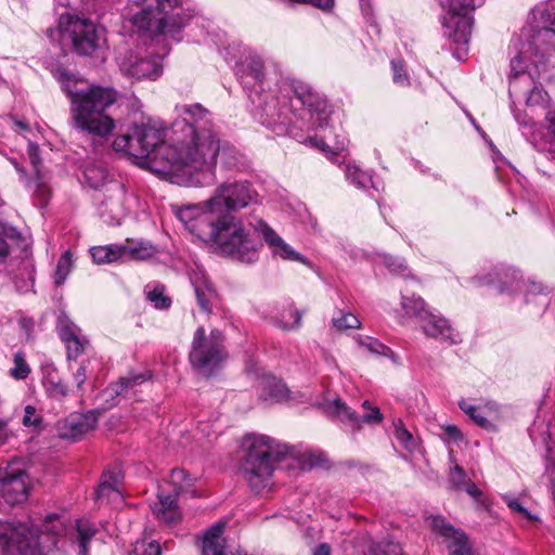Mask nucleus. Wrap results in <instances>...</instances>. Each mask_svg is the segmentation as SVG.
<instances>
[{
    "mask_svg": "<svg viewBox=\"0 0 555 555\" xmlns=\"http://www.w3.org/2000/svg\"><path fill=\"white\" fill-rule=\"evenodd\" d=\"M178 118L169 129L172 146H164L169 157L167 166L158 168L160 175L185 186H207L216 181L220 139L214 130L210 112L201 104L177 107Z\"/></svg>",
    "mask_w": 555,
    "mask_h": 555,
    "instance_id": "1",
    "label": "nucleus"
},
{
    "mask_svg": "<svg viewBox=\"0 0 555 555\" xmlns=\"http://www.w3.org/2000/svg\"><path fill=\"white\" fill-rule=\"evenodd\" d=\"M64 90L70 100L72 127L88 134L94 144L107 140L115 122L106 109L116 102L117 92L100 86L72 88L69 82L64 86Z\"/></svg>",
    "mask_w": 555,
    "mask_h": 555,
    "instance_id": "2",
    "label": "nucleus"
},
{
    "mask_svg": "<svg viewBox=\"0 0 555 555\" xmlns=\"http://www.w3.org/2000/svg\"><path fill=\"white\" fill-rule=\"evenodd\" d=\"M198 231L202 241L212 244L216 249L242 262H254L258 258L256 243L244 221L233 214L216 212L210 223L202 222Z\"/></svg>",
    "mask_w": 555,
    "mask_h": 555,
    "instance_id": "3",
    "label": "nucleus"
},
{
    "mask_svg": "<svg viewBox=\"0 0 555 555\" xmlns=\"http://www.w3.org/2000/svg\"><path fill=\"white\" fill-rule=\"evenodd\" d=\"M167 130L158 120L142 117L140 121H133L127 133L119 134L113 142L115 151L125 152L133 157L143 158L152 170L160 173L157 168L167 166L169 157H165L160 151L164 146H172L173 142H167Z\"/></svg>",
    "mask_w": 555,
    "mask_h": 555,
    "instance_id": "4",
    "label": "nucleus"
},
{
    "mask_svg": "<svg viewBox=\"0 0 555 555\" xmlns=\"http://www.w3.org/2000/svg\"><path fill=\"white\" fill-rule=\"evenodd\" d=\"M550 11L555 12V10H551L550 0H547V8L541 12V18L543 20L544 25L530 35L522 33V36H526V41L521 43V48L517 55L511 61L509 93L522 92L527 105H538L544 100L542 89L537 86L532 87L531 76L527 73V63L529 62L538 66L542 63L544 55L551 48L555 50V44L548 41L533 42L534 36L539 30H542L545 27H551L547 18V12Z\"/></svg>",
    "mask_w": 555,
    "mask_h": 555,
    "instance_id": "5",
    "label": "nucleus"
},
{
    "mask_svg": "<svg viewBox=\"0 0 555 555\" xmlns=\"http://www.w3.org/2000/svg\"><path fill=\"white\" fill-rule=\"evenodd\" d=\"M244 456L241 473L254 489L262 487L271 477L275 464L291 454L287 444L260 434H247L242 439Z\"/></svg>",
    "mask_w": 555,
    "mask_h": 555,
    "instance_id": "6",
    "label": "nucleus"
},
{
    "mask_svg": "<svg viewBox=\"0 0 555 555\" xmlns=\"http://www.w3.org/2000/svg\"><path fill=\"white\" fill-rule=\"evenodd\" d=\"M130 1L139 9L130 16V22L138 31H150L153 35H168L175 38L193 16L179 0Z\"/></svg>",
    "mask_w": 555,
    "mask_h": 555,
    "instance_id": "7",
    "label": "nucleus"
},
{
    "mask_svg": "<svg viewBox=\"0 0 555 555\" xmlns=\"http://www.w3.org/2000/svg\"><path fill=\"white\" fill-rule=\"evenodd\" d=\"M47 35L53 41H69L73 50L80 55L92 54L102 39V34L93 22L69 13L61 14L57 28H48Z\"/></svg>",
    "mask_w": 555,
    "mask_h": 555,
    "instance_id": "8",
    "label": "nucleus"
},
{
    "mask_svg": "<svg viewBox=\"0 0 555 555\" xmlns=\"http://www.w3.org/2000/svg\"><path fill=\"white\" fill-rule=\"evenodd\" d=\"M189 359L191 365L201 374L211 375L225 359L222 333L212 330L206 335L204 327H198L193 336Z\"/></svg>",
    "mask_w": 555,
    "mask_h": 555,
    "instance_id": "9",
    "label": "nucleus"
},
{
    "mask_svg": "<svg viewBox=\"0 0 555 555\" xmlns=\"http://www.w3.org/2000/svg\"><path fill=\"white\" fill-rule=\"evenodd\" d=\"M259 202L258 191L248 180H234L220 183L207 199L212 212L232 214Z\"/></svg>",
    "mask_w": 555,
    "mask_h": 555,
    "instance_id": "10",
    "label": "nucleus"
},
{
    "mask_svg": "<svg viewBox=\"0 0 555 555\" xmlns=\"http://www.w3.org/2000/svg\"><path fill=\"white\" fill-rule=\"evenodd\" d=\"M195 478L182 468H173L170 473L166 489L159 488L158 501L154 504L153 512L156 517L166 522H175L179 519L180 513L177 507V498L181 493L192 491Z\"/></svg>",
    "mask_w": 555,
    "mask_h": 555,
    "instance_id": "11",
    "label": "nucleus"
},
{
    "mask_svg": "<svg viewBox=\"0 0 555 555\" xmlns=\"http://www.w3.org/2000/svg\"><path fill=\"white\" fill-rule=\"evenodd\" d=\"M440 3L451 13L443 18L444 36L456 44H467L472 35L473 20L466 13L480 7L483 0H440Z\"/></svg>",
    "mask_w": 555,
    "mask_h": 555,
    "instance_id": "12",
    "label": "nucleus"
},
{
    "mask_svg": "<svg viewBox=\"0 0 555 555\" xmlns=\"http://www.w3.org/2000/svg\"><path fill=\"white\" fill-rule=\"evenodd\" d=\"M37 530L25 524L0 526V555H39Z\"/></svg>",
    "mask_w": 555,
    "mask_h": 555,
    "instance_id": "13",
    "label": "nucleus"
},
{
    "mask_svg": "<svg viewBox=\"0 0 555 555\" xmlns=\"http://www.w3.org/2000/svg\"><path fill=\"white\" fill-rule=\"evenodd\" d=\"M29 490V476L20 461L10 462L5 467L0 468V492L8 504L25 502Z\"/></svg>",
    "mask_w": 555,
    "mask_h": 555,
    "instance_id": "14",
    "label": "nucleus"
},
{
    "mask_svg": "<svg viewBox=\"0 0 555 555\" xmlns=\"http://www.w3.org/2000/svg\"><path fill=\"white\" fill-rule=\"evenodd\" d=\"M431 531L441 539L449 555H473V544L461 528L454 527L441 515H429L426 517Z\"/></svg>",
    "mask_w": 555,
    "mask_h": 555,
    "instance_id": "15",
    "label": "nucleus"
},
{
    "mask_svg": "<svg viewBox=\"0 0 555 555\" xmlns=\"http://www.w3.org/2000/svg\"><path fill=\"white\" fill-rule=\"evenodd\" d=\"M122 75L131 79H157L163 73L162 60L156 55H139L127 51L118 62Z\"/></svg>",
    "mask_w": 555,
    "mask_h": 555,
    "instance_id": "16",
    "label": "nucleus"
},
{
    "mask_svg": "<svg viewBox=\"0 0 555 555\" xmlns=\"http://www.w3.org/2000/svg\"><path fill=\"white\" fill-rule=\"evenodd\" d=\"M126 188L119 181L108 183L99 202V214L104 222L108 224H119L126 215Z\"/></svg>",
    "mask_w": 555,
    "mask_h": 555,
    "instance_id": "17",
    "label": "nucleus"
},
{
    "mask_svg": "<svg viewBox=\"0 0 555 555\" xmlns=\"http://www.w3.org/2000/svg\"><path fill=\"white\" fill-rule=\"evenodd\" d=\"M257 232L261 233L264 242L269 245L274 256L284 260L307 263V258L300 253L292 248L273 229H271L263 220L259 219L254 224L248 222Z\"/></svg>",
    "mask_w": 555,
    "mask_h": 555,
    "instance_id": "18",
    "label": "nucleus"
},
{
    "mask_svg": "<svg viewBox=\"0 0 555 555\" xmlns=\"http://www.w3.org/2000/svg\"><path fill=\"white\" fill-rule=\"evenodd\" d=\"M56 328L66 346L67 359L76 360L85 352L89 340L80 336V328L64 313L57 318Z\"/></svg>",
    "mask_w": 555,
    "mask_h": 555,
    "instance_id": "19",
    "label": "nucleus"
},
{
    "mask_svg": "<svg viewBox=\"0 0 555 555\" xmlns=\"http://www.w3.org/2000/svg\"><path fill=\"white\" fill-rule=\"evenodd\" d=\"M177 218L184 224L193 235L202 240V234L198 231L202 222L210 223L212 216L216 212L207 206V201L199 204H191L184 207H178L175 209Z\"/></svg>",
    "mask_w": 555,
    "mask_h": 555,
    "instance_id": "20",
    "label": "nucleus"
},
{
    "mask_svg": "<svg viewBox=\"0 0 555 555\" xmlns=\"http://www.w3.org/2000/svg\"><path fill=\"white\" fill-rule=\"evenodd\" d=\"M420 323L424 334L428 337L442 343H449L450 345L459 344L462 340L460 334L453 330L447 319L430 311Z\"/></svg>",
    "mask_w": 555,
    "mask_h": 555,
    "instance_id": "21",
    "label": "nucleus"
},
{
    "mask_svg": "<svg viewBox=\"0 0 555 555\" xmlns=\"http://www.w3.org/2000/svg\"><path fill=\"white\" fill-rule=\"evenodd\" d=\"M98 418L93 412L75 414L67 417L59 428V435L63 439L78 440L90 430L94 429Z\"/></svg>",
    "mask_w": 555,
    "mask_h": 555,
    "instance_id": "22",
    "label": "nucleus"
},
{
    "mask_svg": "<svg viewBox=\"0 0 555 555\" xmlns=\"http://www.w3.org/2000/svg\"><path fill=\"white\" fill-rule=\"evenodd\" d=\"M190 279L201 310L205 313H211L212 306L217 300V293L207 274L197 268L192 272Z\"/></svg>",
    "mask_w": 555,
    "mask_h": 555,
    "instance_id": "23",
    "label": "nucleus"
},
{
    "mask_svg": "<svg viewBox=\"0 0 555 555\" xmlns=\"http://www.w3.org/2000/svg\"><path fill=\"white\" fill-rule=\"evenodd\" d=\"M236 75L244 88H256L263 79V63L261 59L249 54L236 65Z\"/></svg>",
    "mask_w": 555,
    "mask_h": 555,
    "instance_id": "24",
    "label": "nucleus"
},
{
    "mask_svg": "<svg viewBox=\"0 0 555 555\" xmlns=\"http://www.w3.org/2000/svg\"><path fill=\"white\" fill-rule=\"evenodd\" d=\"M293 92L297 100L310 112L323 115L326 113V100L308 83L297 81L292 86Z\"/></svg>",
    "mask_w": 555,
    "mask_h": 555,
    "instance_id": "25",
    "label": "nucleus"
},
{
    "mask_svg": "<svg viewBox=\"0 0 555 555\" xmlns=\"http://www.w3.org/2000/svg\"><path fill=\"white\" fill-rule=\"evenodd\" d=\"M23 237L13 227L0 222V273L8 269V259L14 248H20Z\"/></svg>",
    "mask_w": 555,
    "mask_h": 555,
    "instance_id": "26",
    "label": "nucleus"
},
{
    "mask_svg": "<svg viewBox=\"0 0 555 555\" xmlns=\"http://www.w3.org/2000/svg\"><path fill=\"white\" fill-rule=\"evenodd\" d=\"M111 175L101 162H89L83 165L82 168V182L91 189L107 188L108 183L114 180H109Z\"/></svg>",
    "mask_w": 555,
    "mask_h": 555,
    "instance_id": "27",
    "label": "nucleus"
},
{
    "mask_svg": "<svg viewBox=\"0 0 555 555\" xmlns=\"http://www.w3.org/2000/svg\"><path fill=\"white\" fill-rule=\"evenodd\" d=\"M223 529L224 522L218 521L206 530L203 538V555H225Z\"/></svg>",
    "mask_w": 555,
    "mask_h": 555,
    "instance_id": "28",
    "label": "nucleus"
},
{
    "mask_svg": "<svg viewBox=\"0 0 555 555\" xmlns=\"http://www.w3.org/2000/svg\"><path fill=\"white\" fill-rule=\"evenodd\" d=\"M261 386L262 391L260 397L263 400L281 402L288 397V390L285 384L273 376L264 377L261 382Z\"/></svg>",
    "mask_w": 555,
    "mask_h": 555,
    "instance_id": "29",
    "label": "nucleus"
},
{
    "mask_svg": "<svg viewBox=\"0 0 555 555\" xmlns=\"http://www.w3.org/2000/svg\"><path fill=\"white\" fill-rule=\"evenodd\" d=\"M151 378L149 373H130L125 377H120L119 382L111 385L109 389L117 396H127L130 390L143 384Z\"/></svg>",
    "mask_w": 555,
    "mask_h": 555,
    "instance_id": "30",
    "label": "nucleus"
},
{
    "mask_svg": "<svg viewBox=\"0 0 555 555\" xmlns=\"http://www.w3.org/2000/svg\"><path fill=\"white\" fill-rule=\"evenodd\" d=\"M77 528V543H78V553L79 555H88L89 552V543L93 539L96 533V529L94 526L86 520L78 519L76 522Z\"/></svg>",
    "mask_w": 555,
    "mask_h": 555,
    "instance_id": "31",
    "label": "nucleus"
},
{
    "mask_svg": "<svg viewBox=\"0 0 555 555\" xmlns=\"http://www.w3.org/2000/svg\"><path fill=\"white\" fill-rule=\"evenodd\" d=\"M330 408L343 423L350 425L353 430H360V416L341 399H335Z\"/></svg>",
    "mask_w": 555,
    "mask_h": 555,
    "instance_id": "32",
    "label": "nucleus"
},
{
    "mask_svg": "<svg viewBox=\"0 0 555 555\" xmlns=\"http://www.w3.org/2000/svg\"><path fill=\"white\" fill-rule=\"evenodd\" d=\"M357 343L360 347L365 348L373 354L384 356L390 358L393 362L398 363V356L395 352L380 343L378 339L371 336L358 335Z\"/></svg>",
    "mask_w": 555,
    "mask_h": 555,
    "instance_id": "33",
    "label": "nucleus"
},
{
    "mask_svg": "<svg viewBox=\"0 0 555 555\" xmlns=\"http://www.w3.org/2000/svg\"><path fill=\"white\" fill-rule=\"evenodd\" d=\"M122 248L118 245L95 246L90 249L93 261L98 264L111 263L122 256Z\"/></svg>",
    "mask_w": 555,
    "mask_h": 555,
    "instance_id": "34",
    "label": "nucleus"
},
{
    "mask_svg": "<svg viewBox=\"0 0 555 555\" xmlns=\"http://www.w3.org/2000/svg\"><path fill=\"white\" fill-rule=\"evenodd\" d=\"M122 250V256L128 254L133 259H147L154 256L156 253V248L147 243V242H127L126 245L120 246Z\"/></svg>",
    "mask_w": 555,
    "mask_h": 555,
    "instance_id": "35",
    "label": "nucleus"
},
{
    "mask_svg": "<svg viewBox=\"0 0 555 555\" xmlns=\"http://www.w3.org/2000/svg\"><path fill=\"white\" fill-rule=\"evenodd\" d=\"M401 306L402 309L405 311L406 315H409L410 318L417 319L418 322L422 321L429 312L426 309V304L424 299L416 296H402Z\"/></svg>",
    "mask_w": 555,
    "mask_h": 555,
    "instance_id": "36",
    "label": "nucleus"
},
{
    "mask_svg": "<svg viewBox=\"0 0 555 555\" xmlns=\"http://www.w3.org/2000/svg\"><path fill=\"white\" fill-rule=\"evenodd\" d=\"M120 472L117 469L103 473L101 482L95 491L96 499L108 494L109 491H118Z\"/></svg>",
    "mask_w": 555,
    "mask_h": 555,
    "instance_id": "37",
    "label": "nucleus"
},
{
    "mask_svg": "<svg viewBox=\"0 0 555 555\" xmlns=\"http://www.w3.org/2000/svg\"><path fill=\"white\" fill-rule=\"evenodd\" d=\"M345 176L347 181H349L358 189L365 190L369 188V185L374 186L372 177L367 172L362 171L357 166L347 165L345 169Z\"/></svg>",
    "mask_w": 555,
    "mask_h": 555,
    "instance_id": "38",
    "label": "nucleus"
},
{
    "mask_svg": "<svg viewBox=\"0 0 555 555\" xmlns=\"http://www.w3.org/2000/svg\"><path fill=\"white\" fill-rule=\"evenodd\" d=\"M395 437L409 452H413L417 449V439L408 430L401 420L395 422Z\"/></svg>",
    "mask_w": 555,
    "mask_h": 555,
    "instance_id": "39",
    "label": "nucleus"
},
{
    "mask_svg": "<svg viewBox=\"0 0 555 555\" xmlns=\"http://www.w3.org/2000/svg\"><path fill=\"white\" fill-rule=\"evenodd\" d=\"M459 406L478 426L485 429H490L493 427L492 423L483 415L482 411L478 406H475L465 400L460 401Z\"/></svg>",
    "mask_w": 555,
    "mask_h": 555,
    "instance_id": "40",
    "label": "nucleus"
},
{
    "mask_svg": "<svg viewBox=\"0 0 555 555\" xmlns=\"http://www.w3.org/2000/svg\"><path fill=\"white\" fill-rule=\"evenodd\" d=\"M43 385L49 396L53 398H64L67 396V386L56 374L49 373L44 378Z\"/></svg>",
    "mask_w": 555,
    "mask_h": 555,
    "instance_id": "41",
    "label": "nucleus"
},
{
    "mask_svg": "<svg viewBox=\"0 0 555 555\" xmlns=\"http://www.w3.org/2000/svg\"><path fill=\"white\" fill-rule=\"evenodd\" d=\"M219 154L221 156V164L227 169H233L240 166L242 155L234 146L227 143L220 144Z\"/></svg>",
    "mask_w": 555,
    "mask_h": 555,
    "instance_id": "42",
    "label": "nucleus"
},
{
    "mask_svg": "<svg viewBox=\"0 0 555 555\" xmlns=\"http://www.w3.org/2000/svg\"><path fill=\"white\" fill-rule=\"evenodd\" d=\"M73 267V255L69 250L65 251L59 259L55 273L54 282L56 285H61L65 282Z\"/></svg>",
    "mask_w": 555,
    "mask_h": 555,
    "instance_id": "43",
    "label": "nucleus"
},
{
    "mask_svg": "<svg viewBox=\"0 0 555 555\" xmlns=\"http://www.w3.org/2000/svg\"><path fill=\"white\" fill-rule=\"evenodd\" d=\"M551 10H555V0H550ZM547 18L550 21L551 27H545L534 36V41L545 42L548 41L555 44V12H547Z\"/></svg>",
    "mask_w": 555,
    "mask_h": 555,
    "instance_id": "44",
    "label": "nucleus"
},
{
    "mask_svg": "<svg viewBox=\"0 0 555 555\" xmlns=\"http://www.w3.org/2000/svg\"><path fill=\"white\" fill-rule=\"evenodd\" d=\"M470 479L462 466L455 464L449 473V483L454 490H462Z\"/></svg>",
    "mask_w": 555,
    "mask_h": 555,
    "instance_id": "45",
    "label": "nucleus"
},
{
    "mask_svg": "<svg viewBox=\"0 0 555 555\" xmlns=\"http://www.w3.org/2000/svg\"><path fill=\"white\" fill-rule=\"evenodd\" d=\"M13 361L14 366L10 370L11 376L14 377L15 379H25L29 375L30 369L24 358V354L21 352H16L14 354Z\"/></svg>",
    "mask_w": 555,
    "mask_h": 555,
    "instance_id": "46",
    "label": "nucleus"
},
{
    "mask_svg": "<svg viewBox=\"0 0 555 555\" xmlns=\"http://www.w3.org/2000/svg\"><path fill=\"white\" fill-rule=\"evenodd\" d=\"M333 326L339 331L348 328H359L361 323L359 319L352 313H341L339 317H334L332 320Z\"/></svg>",
    "mask_w": 555,
    "mask_h": 555,
    "instance_id": "47",
    "label": "nucleus"
},
{
    "mask_svg": "<svg viewBox=\"0 0 555 555\" xmlns=\"http://www.w3.org/2000/svg\"><path fill=\"white\" fill-rule=\"evenodd\" d=\"M362 406L367 410L362 416H360V429L362 428V424H379L384 416L380 410L377 406H371L370 402L365 400L362 403Z\"/></svg>",
    "mask_w": 555,
    "mask_h": 555,
    "instance_id": "48",
    "label": "nucleus"
},
{
    "mask_svg": "<svg viewBox=\"0 0 555 555\" xmlns=\"http://www.w3.org/2000/svg\"><path fill=\"white\" fill-rule=\"evenodd\" d=\"M369 555H402V552L400 546L393 542H382L371 545Z\"/></svg>",
    "mask_w": 555,
    "mask_h": 555,
    "instance_id": "49",
    "label": "nucleus"
},
{
    "mask_svg": "<svg viewBox=\"0 0 555 555\" xmlns=\"http://www.w3.org/2000/svg\"><path fill=\"white\" fill-rule=\"evenodd\" d=\"M146 297L157 309H166L171 304L170 298L164 295L163 286L155 287L154 289L146 292Z\"/></svg>",
    "mask_w": 555,
    "mask_h": 555,
    "instance_id": "50",
    "label": "nucleus"
},
{
    "mask_svg": "<svg viewBox=\"0 0 555 555\" xmlns=\"http://www.w3.org/2000/svg\"><path fill=\"white\" fill-rule=\"evenodd\" d=\"M134 553L137 555H162V548L156 541L142 540L137 542Z\"/></svg>",
    "mask_w": 555,
    "mask_h": 555,
    "instance_id": "51",
    "label": "nucleus"
},
{
    "mask_svg": "<svg viewBox=\"0 0 555 555\" xmlns=\"http://www.w3.org/2000/svg\"><path fill=\"white\" fill-rule=\"evenodd\" d=\"M28 158L33 166L34 172L36 175L37 180L43 179V175L41 172V160L39 157V147L37 144L29 142L27 149Z\"/></svg>",
    "mask_w": 555,
    "mask_h": 555,
    "instance_id": "52",
    "label": "nucleus"
},
{
    "mask_svg": "<svg viewBox=\"0 0 555 555\" xmlns=\"http://www.w3.org/2000/svg\"><path fill=\"white\" fill-rule=\"evenodd\" d=\"M391 67L393 70V81L398 85H406L408 83V75L403 68V64L400 60H392Z\"/></svg>",
    "mask_w": 555,
    "mask_h": 555,
    "instance_id": "53",
    "label": "nucleus"
},
{
    "mask_svg": "<svg viewBox=\"0 0 555 555\" xmlns=\"http://www.w3.org/2000/svg\"><path fill=\"white\" fill-rule=\"evenodd\" d=\"M35 197L39 201V205L41 207L48 204L50 198V190L41 180H37L36 189H35Z\"/></svg>",
    "mask_w": 555,
    "mask_h": 555,
    "instance_id": "54",
    "label": "nucleus"
},
{
    "mask_svg": "<svg viewBox=\"0 0 555 555\" xmlns=\"http://www.w3.org/2000/svg\"><path fill=\"white\" fill-rule=\"evenodd\" d=\"M504 501L512 511L522 514L528 519L532 518L531 514L521 505L518 499L505 495Z\"/></svg>",
    "mask_w": 555,
    "mask_h": 555,
    "instance_id": "55",
    "label": "nucleus"
},
{
    "mask_svg": "<svg viewBox=\"0 0 555 555\" xmlns=\"http://www.w3.org/2000/svg\"><path fill=\"white\" fill-rule=\"evenodd\" d=\"M384 263L391 272H402L405 269L404 261L392 256H385Z\"/></svg>",
    "mask_w": 555,
    "mask_h": 555,
    "instance_id": "56",
    "label": "nucleus"
},
{
    "mask_svg": "<svg viewBox=\"0 0 555 555\" xmlns=\"http://www.w3.org/2000/svg\"><path fill=\"white\" fill-rule=\"evenodd\" d=\"M36 409L31 405H27L25 408V414L23 416L22 423L24 426H37L41 420L39 417H35Z\"/></svg>",
    "mask_w": 555,
    "mask_h": 555,
    "instance_id": "57",
    "label": "nucleus"
},
{
    "mask_svg": "<svg viewBox=\"0 0 555 555\" xmlns=\"http://www.w3.org/2000/svg\"><path fill=\"white\" fill-rule=\"evenodd\" d=\"M545 475L548 478L552 491L555 493V461L548 455L545 457Z\"/></svg>",
    "mask_w": 555,
    "mask_h": 555,
    "instance_id": "58",
    "label": "nucleus"
},
{
    "mask_svg": "<svg viewBox=\"0 0 555 555\" xmlns=\"http://www.w3.org/2000/svg\"><path fill=\"white\" fill-rule=\"evenodd\" d=\"M448 441L457 442L463 439L461 430L455 425H447L443 427Z\"/></svg>",
    "mask_w": 555,
    "mask_h": 555,
    "instance_id": "59",
    "label": "nucleus"
},
{
    "mask_svg": "<svg viewBox=\"0 0 555 555\" xmlns=\"http://www.w3.org/2000/svg\"><path fill=\"white\" fill-rule=\"evenodd\" d=\"M87 367L86 362H82L76 373L74 374V379L78 388H81L87 379Z\"/></svg>",
    "mask_w": 555,
    "mask_h": 555,
    "instance_id": "60",
    "label": "nucleus"
},
{
    "mask_svg": "<svg viewBox=\"0 0 555 555\" xmlns=\"http://www.w3.org/2000/svg\"><path fill=\"white\" fill-rule=\"evenodd\" d=\"M462 490H464L468 495H470L472 498H474L475 500H479L482 495V492L477 488V486L472 481L469 480L465 486L464 488H462Z\"/></svg>",
    "mask_w": 555,
    "mask_h": 555,
    "instance_id": "61",
    "label": "nucleus"
},
{
    "mask_svg": "<svg viewBox=\"0 0 555 555\" xmlns=\"http://www.w3.org/2000/svg\"><path fill=\"white\" fill-rule=\"evenodd\" d=\"M292 314H293V318H294V323L293 324H288L286 322H281V327L282 328H284V330H292V328L298 327L300 325L301 313L298 310H294L292 312Z\"/></svg>",
    "mask_w": 555,
    "mask_h": 555,
    "instance_id": "62",
    "label": "nucleus"
},
{
    "mask_svg": "<svg viewBox=\"0 0 555 555\" xmlns=\"http://www.w3.org/2000/svg\"><path fill=\"white\" fill-rule=\"evenodd\" d=\"M312 555H332V548L327 543H320L313 548Z\"/></svg>",
    "mask_w": 555,
    "mask_h": 555,
    "instance_id": "63",
    "label": "nucleus"
},
{
    "mask_svg": "<svg viewBox=\"0 0 555 555\" xmlns=\"http://www.w3.org/2000/svg\"><path fill=\"white\" fill-rule=\"evenodd\" d=\"M346 146V138L345 135H336V141L333 143V149L336 151H343Z\"/></svg>",
    "mask_w": 555,
    "mask_h": 555,
    "instance_id": "64",
    "label": "nucleus"
}]
</instances>
